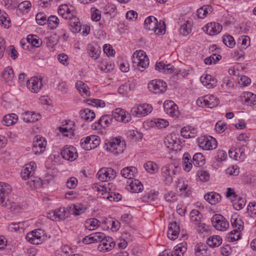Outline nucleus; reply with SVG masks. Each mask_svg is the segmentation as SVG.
Segmentation results:
<instances>
[{
  "label": "nucleus",
  "mask_w": 256,
  "mask_h": 256,
  "mask_svg": "<svg viewBox=\"0 0 256 256\" xmlns=\"http://www.w3.org/2000/svg\"><path fill=\"white\" fill-rule=\"evenodd\" d=\"M132 56L133 66L135 68L143 72L148 66L149 59L144 50H136Z\"/></svg>",
  "instance_id": "f257e3e1"
},
{
  "label": "nucleus",
  "mask_w": 256,
  "mask_h": 256,
  "mask_svg": "<svg viewBox=\"0 0 256 256\" xmlns=\"http://www.w3.org/2000/svg\"><path fill=\"white\" fill-rule=\"evenodd\" d=\"M144 27L149 30H152L156 34H164L165 26L164 22L158 23L157 19L154 16L148 17L144 21Z\"/></svg>",
  "instance_id": "f03ea898"
},
{
  "label": "nucleus",
  "mask_w": 256,
  "mask_h": 256,
  "mask_svg": "<svg viewBox=\"0 0 256 256\" xmlns=\"http://www.w3.org/2000/svg\"><path fill=\"white\" fill-rule=\"evenodd\" d=\"M106 150L114 154H118L123 152L125 147L126 144L124 140L115 138L106 144Z\"/></svg>",
  "instance_id": "7ed1b4c3"
},
{
  "label": "nucleus",
  "mask_w": 256,
  "mask_h": 256,
  "mask_svg": "<svg viewBox=\"0 0 256 256\" xmlns=\"http://www.w3.org/2000/svg\"><path fill=\"white\" fill-rule=\"evenodd\" d=\"M178 166L173 164H170L164 166L161 168L162 176L164 178L166 184H170L173 181V177L178 174L176 170Z\"/></svg>",
  "instance_id": "20e7f679"
},
{
  "label": "nucleus",
  "mask_w": 256,
  "mask_h": 256,
  "mask_svg": "<svg viewBox=\"0 0 256 256\" xmlns=\"http://www.w3.org/2000/svg\"><path fill=\"white\" fill-rule=\"evenodd\" d=\"M219 104V100L214 95H206L198 98L196 104L198 106L206 107L212 108L216 106Z\"/></svg>",
  "instance_id": "39448f33"
},
{
  "label": "nucleus",
  "mask_w": 256,
  "mask_h": 256,
  "mask_svg": "<svg viewBox=\"0 0 256 256\" xmlns=\"http://www.w3.org/2000/svg\"><path fill=\"white\" fill-rule=\"evenodd\" d=\"M212 226L218 230L224 232L229 228V222L220 214H214L211 220Z\"/></svg>",
  "instance_id": "423d86ee"
},
{
  "label": "nucleus",
  "mask_w": 256,
  "mask_h": 256,
  "mask_svg": "<svg viewBox=\"0 0 256 256\" xmlns=\"http://www.w3.org/2000/svg\"><path fill=\"white\" fill-rule=\"evenodd\" d=\"M167 88L166 82L161 80L156 79L150 81L148 86V90L154 94L164 92Z\"/></svg>",
  "instance_id": "0eeeda50"
},
{
  "label": "nucleus",
  "mask_w": 256,
  "mask_h": 256,
  "mask_svg": "<svg viewBox=\"0 0 256 256\" xmlns=\"http://www.w3.org/2000/svg\"><path fill=\"white\" fill-rule=\"evenodd\" d=\"M190 222L196 226L199 232L202 233L207 230L205 224L202 222V215L198 210H193L190 214Z\"/></svg>",
  "instance_id": "6e6552de"
},
{
  "label": "nucleus",
  "mask_w": 256,
  "mask_h": 256,
  "mask_svg": "<svg viewBox=\"0 0 256 256\" xmlns=\"http://www.w3.org/2000/svg\"><path fill=\"white\" fill-rule=\"evenodd\" d=\"M100 144L99 138L96 136L92 135L82 138L80 140L81 147L86 150H90L96 148Z\"/></svg>",
  "instance_id": "1a4fd4ad"
},
{
  "label": "nucleus",
  "mask_w": 256,
  "mask_h": 256,
  "mask_svg": "<svg viewBox=\"0 0 256 256\" xmlns=\"http://www.w3.org/2000/svg\"><path fill=\"white\" fill-rule=\"evenodd\" d=\"M26 238V240L34 244H42L45 239L44 231L41 229H37L27 234Z\"/></svg>",
  "instance_id": "9d476101"
},
{
  "label": "nucleus",
  "mask_w": 256,
  "mask_h": 256,
  "mask_svg": "<svg viewBox=\"0 0 256 256\" xmlns=\"http://www.w3.org/2000/svg\"><path fill=\"white\" fill-rule=\"evenodd\" d=\"M198 146L204 150H212L217 146L216 140L211 136H201L198 139Z\"/></svg>",
  "instance_id": "9b49d317"
},
{
  "label": "nucleus",
  "mask_w": 256,
  "mask_h": 256,
  "mask_svg": "<svg viewBox=\"0 0 256 256\" xmlns=\"http://www.w3.org/2000/svg\"><path fill=\"white\" fill-rule=\"evenodd\" d=\"M152 110L151 105L144 104L133 107L131 110V114L136 117H142L150 113Z\"/></svg>",
  "instance_id": "f8f14e48"
},
{
  "label": "nucleus",
  "mask_w": 256,
  "mask_h": 256,
  "mask_svg": "<svg viewBox=\"0 0 256 256\" xmlns=\"http://www.w3.org/2000/svg\"><path fill=\"white\" fill-rule=\"evenodd\" d=\"M180 141L177 136L174 134H170L164 139L165 146L170 150L177 151L180 150Z\"/></svg>",
  "instance_id": "ddd939ff"
},
{
  "label": "nucleus",
  "mask_w": 256,
  "mask_h": 256,
  "mask_svg": "<svg viewBox=\"0 0 256 256\" xmlns=\"http://www.w3.org/2000/svg\"><path fill=\"white\" fill-rule=\"evenodd\" d=\"M116 176V171L110 168H102L97 173L98 179L102 182L113 180Z\"/></svg>",
  "instance_id": "4468645a"
},
{
  "label": "nucleus",
  "mask_w": 256,
  "mask_h": 256,
  "mask_svg": "<svg viewBox=\"0 0 256 256\" xmlns=\"http://www.w3.org/2000/svg\"><path fill=\"white\" fill-rule=\"evenodd\" d=\"M10 191L9 184L0 182V204L2 206L6 207L10 205L8 194Z\"/></svg>",
  "instance_id": "2eb2a0df"
},
{
  "label": "nucleus",
  "mask_w": 256,
  "mask_h": 256,
  "mask_svg": "<svg viewBox=\"0 0 256 256\" xmlns=\"http://www.w3.org/2000/svg\"><path fill=\"white\" fill-rule=\"evenodd\" d=\"M46 144L44 138L40 135L36 136L33 142L32 151L36 154L43 152L45 150Z\"/></svg>",
  "instance_id": "dca6fc26"
},
{
  "label": "nucleus",
  "mask_w": 256,
  "mask_h": 256,
  "mask_svg": "<svg viewBox=\"0 0 256 256\" xmlns=\"http://www.w3.org/2000/svg\"><path fill=\"white\" fill-rule=\"evenodd\" d=\"M42 78L40 76L32 77L26 82L28 88L34 93L38 92L42 89Z\"/></svg>",
  "instance_id": "f3484780"
},
{
  "label": "nucleus",
  "mask_w": 256,
  "mask_h": 256,
  "mask_svg": "<svg viewBox=\"0 0 256 256\" xmlns=\"http://www.w3.org/2000/svg\"><path fill=\"white\" fill-rule=\"evenodd\" d=\"M62 157L68 160L74 161L78 157L77 150L72 146H64L60 153Z\"/></svg>",
  "instance_id": "a211bd4d"
},
{
  "label": "nucleus",
  "mask_w": 256,
  "mask_h": 256,
  "mask_svg": "<svg viewBox=\"0 0 256 256\" xmlns=\"http://www.w3.org/2000/svg\"><path fill=\"white\" fill-rule=\"evenodd\" d=\"M112 119L124 123L129 122L132 118L131 114L120 108H117L112 112Z\"/></svg>",
  "instance_id": "6ab92c4d"
},
{
  "label": "nucleus",
  "mask_w": 256,
  "mask_h": 256,
  "mask_svg": "<svg viewBox=\"0 0 256 256\" xmlns=\"http://www.w3.org/2000/svg\"><path fill=\"white\" fill-rule=\"evenodd\" d=\"M113 121L112 116L111 115H104L102 116L100 120L92 125L93 130H100L108 126Z\"/></svg>",
  "instance_id": "aec40b11"
},
{
  "label": "nucleus",
  "mask_w": 256,
  "mask_h": 256,
  "mask_svg": "<svg viewBox=\"0 0 256 256\" xmlns=\"http://www.w3.org/2000/svg\"><path fill=\"white\" fill-rule=\"evenodd\" d=\"M176 188L180 196H187L191 193L190 188L188 184V182L183 178H179L176 184Z\"/></svg>",
  "instance_id": "412c9836"
},
{
  "label": "nucleus",
  "mask_w": 256,
  "mask_h": 256,
  "mask_svg": "<svg viewBox=\"0 0 256 256\" xmlns=\"http://www.w3.org/2000/svg\"><path fill=\"white\" fill-rule=\"evenodd\" d=\"M36 168V164L33 161L26 164L21 172V176L22 178L26 180L32 176L35 172Z\"/></svg>",
  "instance_id": "4be33fe9"
},
{
  "label": "nucleus",
  "mask_w": 256,
  "mask_h": 256,
  "mask_svg": "<svg viewBox=\"0 0 256 256\" xmlns=\"http://www.w3.org/2000/svg\"><path fill=\"white\" fill-rule=\"evenodd\" d=\"M164 108L166 113L170 116L177 118L180 114L178 106L172 101L165 102Z\"/></svg>",
  "instance_id": "5701e85b"
},
{
  "label": "nucleus",
  "mask_w": 256,
  "mask_h": 256,
  "mask_svg": "<svg viewBox=\"0 0 256 256\" xmlns=\"http://www.w3.org/2000/svg\"><path fill=\"white\" fill-rule=\"evenodd\" d=\"M204 32L208 34L214 36L219 34L222 29V26L216 22H211L208 23L204 27Z\"/></svg>",
  "instance_id": "b1692460"
},
{
  "label": "nucleus",
  "mask_w": 256,
  "mask_h": 256,
  "mask_svg": "<svg viewBox=\"0 0 256 256\" xmlns=\"http://www.w3.org/2000/svg\"><path fill=\"white\" fill-rule=\"evenodd\" d=\"M74 124L72 121L66 120L65 124L59 128V131L65 136L71 137L74 136Z\"/></svg>",
  "instance_id": "393cba45"
},
{
  "label": "nucleus",
  "mask_w": 256,
  "mask_h": 256,
  "mask_svg": "<svg viewBox=\"0 0 256 256\" xmlns=\"http://www.w3.org/2000/svg\"><path fill=\"white\" fill-rule=\"evenodd\" d=\"M115 243L112 238L107 237L102 240L98 246V250L100 252H107L114 248Z\"/></svg>",
  "instance_id": "a878e982"
},
{
  "label": "nucleus",
  "mask_w": 256,
  "mask_h": 256,
  "mask_svg": "<svg viewBox=\"0 0 256 256\" xmlns=\"http://www.w3.org/2000/svg\"><path fill=\"white\" fill-rule=\"evenodd\" d=\"M66 212L64 208H60L58 210L51 211L48 214V217L52 220L58 221L66 218Z\"/></svg>",
  "instance_id": "bb28decb"
},
{
  "label": "nucleus",
  "mask_w": 256,
  "mask_h": 256,
  "mask_svg": "<svg viewBox=\"0 0 256 256\" xmlns=\"http://www.w3.org/2000/svg\"><path fill=\"white\" fill-rule=\"evenodd\" d=\"M180 234V226L176 222H171L168 226V238L172 240H174L178 237Z\"/></svg>",
  "instance_id": "cd10ccee"
},
{
  "label": "nucleus",
  "mask_w": 256,
  "mask_h": 256,
  "mask_svg": "<svg viewBox=\"0 0 256 256\" xmlns=\"http://www.w3.org/2000/svg\"><path fill=\"white\" fill-rule=\"evenodd\" d=\"M128 189L132 192L138 193L143 190V185L138 180L132 179L128 182Z\"/></svg>",
  "instance_id": "c85d7f7f"
},
{
  "label": "nucleus",
  "mask_w": 256,
  "mask_h": 256,
  "mask_svg": "<svg viewBox=\"0 0 256 256\" xmlns=\"http://www.w3.org/2000/svg\"><path fill=\"white\" fill-rule=\"evenodd\" d=\"M200 80L202 84L208 88H214L216 85V80L210 74L202 75Z\"/></svg>",
  "instance_id": "c756f323"
},
{
  "label": "nucleus",
  "mask_w": 256,
  "mask_h": 256,
  "mask_svg": "<svg viewBox=\"0 0 256 256\" xmlns=\"http://www.w3.org/2000/svg\"><path fill=\"white\" fill-rule=\"evenodd\" d=\"M58 14L64 19H68L72 18L74 14V12L71 10L67 4H62L59 6L58 10Z\"/></svg>",
  "instance_id": "7c9ffc66"
},
{
  "label": "nucleus",
  "mask_w": 256,
  "mask_h": 256,
  "mask_svg": "<svg viewBox=\"0 0 256 256\" xmlns=\"http://www.w3.org/2000/svg\"><path fill=\"white\" fill-rule=\"evenodd\" d=\"M22 118L26 122H34L40 118V115L33 112L28 111L22 114Z\"/></svg>",
  "instance_id": "2f4dec72"
},
{
  "label": "nucleus",
  "mask_w": 256,
  "mask_h": 256,
  "mask_svg": "<svg viewBox=\"0 0 256 256\" xmlns=\"http://www.w3.org/2000/svg\"><path fill=\"white\" fill-rule=\"evenodd\" d=\"M122 176L130 180L136 176L138 174L137 168L134 166L126 167L121 170Z\"/></svg>",
  "instance_id": "473e14b6"
},
{
  "label": "nucleus",
  "mask_w": 256,
  "mask_h": 256,
  "mask_svg": "<svg viewBox=\"0 0 256 256\" xmlns=\"http://www.w3.org/2000/svg\"><path fill=\"white\" fill-rule=\"evenodd\" d=\"M76 88L79 92V93L84 98L90 96V88L86 84H84L82 81H78L76 83Z\"/></svg>",
  "instance_id": "72a5a7b5"
},
{
  "label": "nucleus",
  "mask_w": 256,
  "mask_h": 256,
  "mask_svg": "<svg viewBox=\"0 0 256 256\" xmlns=\"http://www.w3.org/2000/svg\"><path fill=\"white\" fill-rule=\"evenodd\" d=\"M181 135L185 138H194L198 134L196 128L190 126L184 127L180 131Z\"/></svg>",
  "instance_id": "f704fd0d"
},
{
  "label": "nucleus",
  "mask_w": 256,
  "mask_h": 256,
  "mask_svg": "<svg viewBox=\"0 0 256 256\" xmlns=\"http://www.w3.org/2000/svg\"><path fill=\"white\" fill-rule=\"evenodd\" d=\"M158 192L154 190H150L146 192L142 197L144 202H152L158 199Z\"/></svg>",
  "instance_id": "c9c22d12"
},
{
  "label": "nucleus",
  "mask_w": 256,
  "mask_h": 256,
  "mask_svg": "<svg viewBox=\"0 0 256 256\" xmlns=\"http://www.w3.org/2000/svg\"><path fill=\"white\" fill-rule=\"evenodd\" d=\"M205 200L211 204H215L221 200V196L216 192H211L204 196Z\"/></svg>",
  "instance_id": "e433bc0d"
},
{
  "label": "nucleus",
  "mask_w": 256,
  "mask_h": 256,
  "mask_svg": "<svg viewBox=\"0 0 256 256\" xmlns=\"http://www.w3.org/2000/svg\"><path fill=\"white\" fill-rule=\"evenodd\" d=\"M18 120V116L15 114H11L6 115L2 121L4 125L7 126L15 124Z\"/></svg>",
  "instance_id": "4c0bfd02"
},
{
  "label": "nucleus",
  "mask_w": 256,
  "mask_h": 256,
  "mask_svg": "<svg viewBox=\"0 0 256 256\" xmlns=\"http://www.w3.org/2000/svg\"><path fill=\"white\" fill-rule=\"evenodd\" d=\"M206 243L211 248L218 247L222 243V238L219 236L214 235L207 239Z\"/></svg>",
  "instance_id": "58836bf2"
},
{
  "label": "nucleus",
  "mask_w": 256,
  "mask_h": 256,
  "mask_svg": "<svg viewBox=\"0 0 256 256\" xmlns=\"http://www.w3.org/2000/svg\"><path fill=\"white\" fill-rule=\"evenodd\" d=\"M191 156L188 153H184L182 158V167L186 172H190L192 167Z\"/></svg>",
  "instance_id": "ea45409f"
},
{
  "label": "nucleus",
  "mask_w": 256,
  "mask_h": 256,
  "mask_svg": "<svg viewBox=\"0 0 256 256\" xmlns=\"http://www.w3.org/2000/svg\"><path fill=\"white\" fill-rule=\"evenodd\" d=\"M100 224V222L96 218H89L84 223L86 229L89 230H94L98 228Z\"/></svg>",
  "instance_id": "a19ab883"
},
{
  "label": "nucleus",
  "mask_w": 256,
  "mask_h": 256,
  "mask_svg": "<svg viewBox=\"0 0 256 256\" xmlns=\"http://www.w3.org/2000/svg\"><path fill=\"white\" fill-rule=\"evenodd\" d=\"M80 117L86 122L92 121L96 116L94 111L88 108H84L80 112Z\"/></svg>",
  "instance_id": "79ce46f5"
},
{
  "label": "nucleus",
  "mask_w": 256,
  "mask_h": 256,
  "mask_svg": "<svg viewBox=\"0 0 256 256\" xmlns=\"http://www.w3.org/2000/svg\"><path fill=\"white\" fill-rule=\"evenodd\" d=\"M192 27L191 20H184L180 26V33L184 36L188 35L192 31Z\"/></svg>",
  "instance_id": "37998d69"
},
{
  "label": "nucleus",
  "mask_w": 256,
  "mask_h": 256,
  "mask_svg": "<svg viewBox=\"0 0 256 256\" xmlns=\"http://www.w3.org/2000/svg\"><path fill=\"white\" fill-rule=\"evenodd\" d=\"M231 224L234 230L241 231L244 228V222L236 214L232 215L231 220Z\"/></svg>",
  "instance_id": "c03bdc74"
},
{
  "label": "nucleus",
  "mask_w": 256,
  "mask_h": 256,
  "mask_svg": "<svg viewBox=\"0 0 256 256\" xmlns=\"http://www.w3.org/2000/svg\"><path fill=\"white\" fill-rule=\"evenodd\" d=\"M192 164L196 166H202L205 164V158L202 153L195 154L192 158Z\"/></svg>",
  "instance_id": "a18cd8bd"
},
{
  "label": "nucleus",
  "mask_w": 256,
  "mask_h": 256,
  "mask_svg": "<svg viewBox=\"0 0 256 256\" xmlns=\"http://www.w3.org/2000/svg\"><path fill=\"white\" fill-rule=\"evenodd\" d=\"M212 8L210 6H204L196 11V15L199 18H204L209 12H211Z\"/></svg>",
  "instance_id": "49530a36"
},
{
  "label": "nucleus",
  "mask_w": 256,
  "mask_h": 256,
  "mask_svg": "<svg viewBox=\"0 0 256 256\" xmlns=\"http://www.w3.org/2000/svg\"><path fill=\"white\" fill-rule=\"evenodd\" d=\"M72 212L76 216L80 215L86 212V208L81 204H72L70 206Z\"/></svg>",
  "instance_id": "de8ad7c7"
},
{
  "label": "nucleus",
  "mask_w": 256,
  "mask_h": 256,
  "mask_svg": "<svg viewBox=\"0 0 256 256\" xmlns=\"http://www.w3.org/2000/svg\"><path fill=\"white\" fill-rule=\"evenodd\" d=\"M26 40L28 42L36 48H38L42 44V40L36 35H28Z\"/></svg>",
  "instance_id": "09e8293b"
},
{
  "label": "nucleus",
  "mask_w": 256,
  "mask_h": 256,
  "mask_svg": "<svg viewBox=\"0 0 256 256\" xmlns=\"http://www.w3.org/2000/svg\"><path fill=\"white\" fill-rule=\"evenodd\" d=\"M186 244L181 243L174 248V250L171 252L173 256H183L186 250Z\"/></svg>",
  "instance_id": "8fccbe9b"
},
{
  "label": "nucleus",
  "mask_w": 256,
  "mask_h": 256,
  "mask_svg": "<svg viewBox=\"0 0 256 256\" xmlns=\"http://www.w3.org/2000/svg\"><path fill=\"white\" fill-rule=\"evenodd\" d=\"M147 172L154 174L158 170V166L153 162L149 161L144 164V166Z\"/></svg>",
  "instance_id": "3c124183"
},
{
  "label": "nucleus",
  "mask_w": 256,
  "mask_h": 256,
  "mask_svg": "<svg viewBox=\"0 0 256 256\" xmlns=\"http://www.w3.org/2000/svg\"><path fill=\"white\" fill-rule=\"evenodd\" d=\"M194 250L197 256H206L207 253V246L204 244L199 243L196 246Z\"/></svg>",
  "instance_id": "603ef678"
},
{
  "label": "nucleus",
  "mask_w": 256,
  "mask_h": 256,
  "mask_svg": "<svg viewBox=\"0 0 256 256\" xmlns=\"http://www.w3.org/2000/svg\"><path fill=\"white\" fill-rule=\"evenodd\" d=\"M244 104L247 105H253L256 104V96L250 92H246L244 94Z\"/></svg>",
  "instance_id": "864d4df0"
},
{
  "label": "nucleus",
  "mask_w": 256,
  "mask_h": 256,
  "mask_svg": "<svg viewBox=\"0 0 256 256\" xmlns=\"http://www.w3.org/2000/svg\"><path fill=\"white\" fill-rule=\"evenodd\" d=\"M0 24L6 28H10L11 22L6 13L3 12L0 15Z\"/></svg>",
  "instance_id": "5fc2aeb1"
},
{
  "label": "nucleus",
  "mask_w": 256,
  "mask_h": 256,
  "mask_svg": "<svg viewBox=\"0 0 256 256\" xmlns=\"http://www.w3.org/2000/svg\"><path fill=\"white\" fill-rule=\"evenodd\" d=\"M8 229L11 232H22L24 231V222H12L9 224Z\"/></svg>",
  "instance_id": "6e6d98bb"
},
{
  "label": "nucleus",
  "mask_w": 256,
  "mask_h": 256,
  "mask_svg": "<svg viewBox=\"0 0 256 256\" xmlns=\"http://www.w3.org/2000/svg\"><path fill=\"white\" fill-rule=\"evenodd\" d=\"M28 182V184L32 189L40 187L42 184V180L38 178L33 176L30 177Z\"/></svg>",
  "instance_id": "4d7b16f0"
},
{
  "label": "nucleus",
  "mask_w": 256,
  "mask_h": 256,
  "mask_svg": "<svg viewBox=\"0 0 256 256\" xmlns=\"http://www.w3.org/2000/svg\"><path fill=\"white\" fill-rule=\"evenodd\" d=\"M0 2L2 4L10 10L16 8L19 3L18 0H0Z\"/></svg>",
  "instance_id": "13d9d810"
},
{
  "label": "nucleus",
  "mask_w": 256,
  "mask_h": 256,
  "mask_svg": "<svg viewBox=\"0 0 256 256\" xmlns=\"http://www.w3.org/2000/svg\"><path fill=\"white\" fill-rule=\"evenodd\" d=\"M246 204V200L237 197L234 198L233 200V206L236 210H239L242 209Z\"/></svg>",
  "instance_id": "bf43d9fd"
},
{
  "label": "nucleus",
  "mask_w": 256,
  "mask_h": 256,
  "mask_svg": "<svg viewBox=\"0 0 256 256\" xmlns=\"http://www.w3.org/2000/svg\"><path fill=\"white\" fill-rule=\"evenodd\" d=\"M48 23L50 29L54 30L56 28L60 23V20L56 16H51L48 18Z\"/></svg>",
  "instance_id": "052dcab7"
},
{
  "label": "nucleus",
  "mask_w": 256,
  "mask_h": 256,
  "mask_svg": "<svg viewBox=\"0 0 256 256\" xmlns=\"http://www.w3.org/2000/svg\"><path fill=\"white\" fill-rule=\"evenodd\" d=\"M14 76V74L12 68L10 66L6 67L3 72V78L8 81H10L12 80Z\"/></svg>",
  "instance_id": "680f3d73"
},
{
  "label": "nucleus",
  "mask_w": 256,
  "mask_h": 256,
  "mask_svg": "<svg viewBox=\"0 0 256 256\" xmlns=\"http://www.w3.org/2000/svg\"><path fill=\"white\" fill-rule=\"evenodd\" d=\"M222 42L226 46L230 48H233L236 44L234 38L229 34L224 36Z\"/></svg>",
  "instance_id": "e2e57ef3"
},
{
  "label": "nucleus",
  "mask_w": 256,
  "mask_h": 256,
  "mask_svg": "<svg viewBox=\"0 0 256 256\" xmlns=\"http://www.w3.org/2000/svg\"><path fill=\"white\" fill-rule=\"evenodd\" d=\"M100 50L98 48L92 46V45H90L88 46V53L89 56L94 59H97L100 53Z\"/></svg>",
  "instance_id": "0e129e2a"
},
{
  "label": "nucleus",
  "mask_w": 256,
  "mask_h": 256,
  "mask_svg": "<svg viewBox=\"0 0 256 256\" xmlns=\"http://www.w3.org/2000/svg\"><path fill=\"white\" fill-rule=\"evenodd\" d=\"M197 179L202 182H207L209 180L210 175L206 170H198L196 174Z\"/></svg>",
  "instance_id": "69168bd1"
},
{
  "label": "nucleus",
  "mask_w": 256,
  "mask_h": 256,
  "mask_svg": "<svg viewBox=\"0 0 256 256\" xmlns=\"http://www.w3.org/2000/svg\"><path fill=\"white\" fill-rule=\"evenodd\" d=\"M102 223H104L105 224H106L108 228H109V226H111V228L113 231H116L118 229V222H116L115 220L111 218L107 219L104 220Z\"/></svg>",
  "instance_id": "338daca9"
},
{
  "label": "nucleus",
  "mask_w": 256,
  "mask_h": 256,
  "mask_svg": "<svg viewBox=\"0 0 256 256\" xmlns=\"http://www.w3.org/2000/svg\"><path fill=\"white\" fill-rule=\"evenodd\" d=\"M238 43L240 44L242 48L246 49L250 45V38L246 36H242L239 38Z\"/></svg>",
  "instance_id": "774afa93"
}]
</instances>
